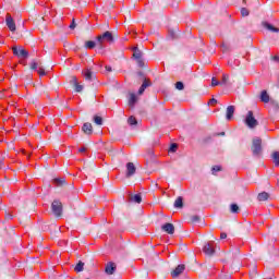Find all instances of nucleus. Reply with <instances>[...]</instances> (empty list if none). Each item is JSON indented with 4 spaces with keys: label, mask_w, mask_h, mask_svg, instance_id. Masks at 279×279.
Wrapping results in <instances>:
<instances>
[{
    "label": "nucleus",
    "mask_w": 279,
    "mask_h": 279,
    "mask_svg": "<svg viewBox=\"0 0 279 279\" xmlns=\"http://www.w3.org/2000/svg\"><path fill=\"white\" fill-rule=\"evenodd\" d=\"M96 40L100 47H104V43H109L110 45H112V43H114V36L110 31H107L104 34L98 35L96 37Z\"/></svg>",
    "instance_id": "1"
},
{
    "label": "nucleus",
    "mask_w": 279,
    "mask_h": 279,
    "mask_svg": "<svg viewBox=\"0 0 279 279\" xmlns=\"http://www.w3.org/2000/svg\"><path fill=\"white\" fill-rule=\"evenodd\" d=\"M244 122L247 125V128H250V130H254V128H257V125H258V120H256V118H254L253 111L247 112Z\"/></svg>",
    "instance_id": "2"
},
{
    "label": "nucleus",
    "mask_w": 279,
    "mask_h": 279,
    "mask_svg": "<svg viewBox=\"0 0 279 279\" xmlns=\"http://www.w3.org/2000/svg\"><path fill=\"white\" fill-rule=\"evenodd\" d=\"M51 210L54 217H62V202L54 199L51 204Z\"/></svg>",
    "instance_id": "3"
},
{
    "label": "nucleus",
    "mask_w": 279,
    "mask_h": 279,
    "mask_svg": "<svg viewBox=\"0 0 279 279\" xmlns=\"http://www.w3.org/2000/svg\"><path fill=\"white\" fill-rule=\"evenodd\" d=\"M262 144H263V142L260 141V138L253 140V145H252L253 156H255V157L260 156V151H263Z\"/></svg>",
    "instance_id": "4"
},
{
    "label": "nucleus",
    "mask_w": 279,
    "mask_h": 279,
    "mask_svg": "<svg viewBox=\"0 0 279 279\" xmlns=\"http://www.w3.org/2000/svg\"><path fill=\"white\" fill-rule=\"evenodd\" d=\"M12 50H13V54H15L17 58H24V59L29 58V52L21 46L20 47H13Z\"/></svg>",
    "instance_id": "5"
},
{
    "label": "nucleus",
    "mask_w": 279,
    "mask_h": 279,
    "mask_svg": "<svg viewBox=\"0 0 279 279\" xmlns=\"http://www.w3.org/2000/svg\"><path fill=\"white\" fill-rule=\"evenodd\" d=\"M5 25L8 29H10L12 33L16 32V23L14 22V17L10 15V13L5 16Z\"/></svg>",
    "instance_id": "6"
},
{
    "label": "nucleus",
    "mask_w": 279,
    "mask_h": 279,
    "mask_svg": "<svg viewBox=\"0 0 279 279\" xmlns=\"http://www.w3.org/2000/svg\"><path fill=\"white\" fill-rule=\"evenodd\" d=\"M31 70L32 71H37V73H39L40 77H43L45 75V69L43 66H40V62L33 60L31 62Z\"/></svg>",
    "instance_id": "7"
},
{
    "label": "nucleus",
    "mask_w": 279,
    "mask_h": 279,
    "mask_svg": "<svg viewBox=\"0 0 279 279\" xmlns=\"http://www.w3.org/2000/svg\"><path fill=\"white\" fill-rule=\"evenodd\" d=\"M203 252L206 256H215V246H213V242H208L204 245Z\"/></svg>",
    "instance_id": "8"
},
{
    "label": "nucleus",
    "mask_w": 279,
    "mask_h": 279,
    "mask_svg": "<svg viewBox=\"0 0 279 279\" xmlns=\"http://www.w3.org/2000/svg\"><path fill=\"white\" fill-rule=\"evenodd\" d=\"M184 269H186V266H184L183 264L178 265L175 269L171 271L172 278H178L182 276V274H184Z\"/></svg>",
    "instance_id": "9"
},
{
    "label": "nucleus",
    "mask_w": 279,
    "mask_h": 279,
    "mask_svg": "<svg viewBox=\"0 0 279 279\" xmlns=\"http://www.w3.org/2000/svg\"><path fill=\"white\" fill-rule=\"evenodd\" d=\"M116 271H117V265L112 262L107 263L105 267V274H107V276H112V274H114Z\"/></svg>",
    "instance_id": "10"
},
{
    "label": "nucleus",
    "mask_w": 279,
    "mask_h": 279,
    "mask_svg": "<svg viewBox=\"0 0 279 279\" xmlns=\"http://www.w3.org/2000/svg\"><path fill=\"white\" fill-rule=\"evenodd\" d=\"M161 229L163 232H167V234H173V232H175V227L170 222L162 225Z\"/></svg>",
    "instance_id": "11"
},
{
    "label": "nucleus",
    "mask_w": 279,
    "mask_h": 279,
    "mask_svg": "<svg viewBox=\"0 0 279 279\" xmlns=\"http://www.w3.org/2000/svg\"><path fill=\"white\" fill-rule=\"evenodd\" d=\"M136 173V167L132 162L126 163V178H132Z\"/></svg>",
    "instance_id": "12"
},
{
    "label": "nucleus",
    "mask_w": 279,
    "mask_h": 279,
    "mask_svg": "<svg viewBox=\"0 0 279 279\" xmlns=\"http://www.w3.org/2000/svg\"><path fill=\"white\" fill-rule=\"evenodd\" d=\"M149 86H151V82H149L147 78H144V82L138 89V95H143L145 89L149 88Z\"/></svg>",
    "instance_id": "13"
},
{
    "label": "nucleus",
    "mask_w": 279,
    "mask_h": 279,
    "mask_svg": "<svg viewBox=\"0 0 279 279\" xmlns=\"http://www.w3.org/2000/svg\"><path fill=\"white\" fill-rule=\"evenodd\" d=\"M234 106H228L227 107V112H226V119L227 121H231L232 117H234Z\"/></svg>",
    "instance_id": "14"
},
{
    "label": "nucleus",
    "mask_w": 279,
    "mask_h": 279,
    "mask_svg": "<svg viewBox=\"0 0 279 279\" xmlns=\"http://www.w3.org/2000/svg\"><path fill=\"white\" fill-rule=\"evenodd\" d=\"M82 130H83V132H84L85 134L90 135V134H93V124L86 122V123L83 124Z\"/></svg>",
    "instance_id": "15"
},
{
    "label": "nucleus",
    "mask_w": 279,
    "mask_h": 279,
    "mask_svg": "<svg viewBox=\"0 0 279 279\" xmlns=\"http://www.w3.org/2000/svg\"><path fill=\"white\" fill-rule=\"evenodd\" d=\"M174 208H184V198L182 196L174 201Z\"/></svg>",
    "instance_id": "16"
},
{
    "label": "nucleus",
    "mask_w": 279,
    "mask_h": 279,
    "mask_svg": "<svg viewBox=\"0 0 279 279\" xmlns=\"http://www.w3.org/2000/svg\"><path fill=\"white\" fill-rule=\"evenodd\" d=\"M264 27L266 28V29H268L269 32H272V33H275V34H278L279 33V28L278 27H276V26H274V25H271V24H269V23H264Z\"/></svg>",
    "instance_id": "17"
},
{
    "label": "nucleus",
    "mask_w": 279,
    "mask_h": 279,
    "mask_svg": "<svg viewBox=\"0 0 279 279\" xmlns=\"http://www.w3.org/2000/svg\"><path fill=\"white\" fill-rule=\"evenodd\" d=\"M258 202H267L269 199V193L262 192L257 195Z\"/></svg>",
    "instance_id": "18"
},
{
    "label": "nucleus",
    "mask_w": 279,
    "mask_h": 279,
    "mask_svg": "<svg viewBox=\"0 0 279 279\" xmlns=\"http://www.w3.org/2000/svg\"><path fill=\"white\" fill-rule=\"evenodd\" d=\"M260 101H263L264 104H269V94H267V90L262 92Z\"/></svg>",
    "instance_id": "19"
},
{
    "label": "nucleus",
    "mask_w": 279,
    "mask_h": 279,
    "mask_svg": "<svg viewBox=\"0 0 279 279\" xmlns=\"http://www.w3.org/2000/svg\"><path fill=\"white\" fill-rule=\"evenodd\" d=\"M136 101H137L136 94H131L129 99V106L131 108H134V106L136 105Z\"/></svg>",
    "instance_id": "20"
},
{
    "label": "nucleus",
    "mask_w": 279,
    "mask_h": 279,
    "mask_svg": "<svg viewBox=\"0 0 279 279\" xmlns=\"http://www.w3.org/2000/svg\"><path fill=\"white\" fill-rule=\"evenodd\" d=\"M278 108H279L278 101H276V100H270V110H271L272 112H278Z\"/></svg>",
    "instance_id": "21"
},
{
    "label": "nucleus",
    "mask_w": 279,
    "mask_h": 279,
    "mask_svg": "<svg viewBox=\"0 0 279 279\" xmlns=\"http://www.w3.org/2000/svg\"><path fill=\"white\" fill-rule=\"evenodd\" d=\"M271 158L274 160L275 167H279V151L272 153Z\"/></svg>",
    "instance_id": "22"
},
{
    "label": "nucleus",
    "mask_w": 279,
    "mask_h": 279,
    "mask_svg": "<svg viewBox=\"0 0 279 279\" xmlns=\"http://www.w3.org/2000/svg\"><path fill=\"white\" fill-rule=\"evenodd\" d=\"M131 202H135V204H141V202H143V197L141 196V194H135L131 197Z\"/></svg>",
    "instance_id": "23"
},
{
    "label": "nucleus",
    "mask_w": 279,
    "mask_h": 279,
    "mask_svg": "<svg viewBox=\"0 0 279 279\" xmlns=\"http://www.w3.org/2000/svg\"><path fill=\"white\" fill-rule=\"evenodd\" d=\"M95 47H97V43H95L94 40L85 43V49H95Z\"/></svg>",
    "instance_id": "24"
},
{
    "label": "nucleus",
    "mask_w": 279,
    "mask_h": 279,
    "mask_svg": "<svg viewBox=\"0 0 279 279\" xmlns=\"http://www.w3.org/2000/svg\"><path fill=\"white\" fill-rule=\"evenodd\" d=\"M74 271H76L77 274H80L81 271H84V263L78 262L74 268Z\"/></svg>",
    "instance_id": "25"
},
{
    "label": "nucleus",
    "mask_w": 279,
    "mask_h": 279,
    "mask_svg": "<svg viewBox=\"0 0 279 279\" xmlns=\"http://www.w3.org/2000/svg\"><path fill=\"white\" fill-rule=\"evenodd\" d=\"M94 123H96V125H104V119L99 116H95Z\"/></svg>",
    "instance_id": "26"
},
{
    "label": "nucleus",
    "mask_w": 279,
    "mask_h": 279,
    "mask_svg": "<svg viewBox=\"0 0 279 279\" xmlns=\"http://www.w3.org/2000/svg\"><path fill=\"white\" fill-rule=\"evenodd\" d=\"M230 213H232L233 215H238V213H239V205H236V204H231V206H230Z\"/></svg>",
    "instance_id": "27"
},
{
    "label": "nucleus",
    "mask_w": 279,
    "mask_h": 279,
    "mask_svg": "<svg viewBox=\"0 0 279 279\" xmlns=\"http://www.w3.org/2000/svg\"><path fill=\"white\" fill-rule=\"evenodd\" d=\"M133 58H135V60H141V58H143V52H141L138 49H135Z\"/></svg>",
    "instance_id": "28"
},
{
    "label": "nucleus",
    "mask_w": 279,
    "mask_h": 279,
    "mask_svg": "<svg viewBox=\"0 0 279 279\" xmlns=\"http://www.w3.org/2000/svg\"><path fill=\"white\" fill-rule=\"evenodd\" d=\"M128 123H129V125H137L138 121L136 120V118L134 116H131L128 119Z\"/></svg>",
    "instance_id": "29"
},
{
    "label": "nucleus",
    "mask_w": 279,
    "mask_h": 279,
    "mask_svg": "<svg viewBox=\"0 0 279 279\" xmlns=\"http://www.w3.org/2000/svg\"><path fill=\"white\" fill-rule=\"evenodd\" d=\"M85 80H87V82H90L93 80V72H90V70H86Z\"/></svg>",
    "instance_id": "30"
},
{
    "label": "nucleus",
    "mask_w": 279,
    "mask_h": 279,
    "mask_svg": "<svg viewBox=\"0 0 279 279\" xmlns=\"http://www.w3.org/2000/svg\"><path fill=\"white\" fill-rule=\"evenodd\" d=\"M169 151H170L171 154H175V151H178V144L172 143V144L170 145Z\"/></svg>",
    "instance_id": "31"
},
{
    "label": "nucleus",
    "mask_w": 279,
    "mask_h": 279,
    "mask_svg": "<svg viewBox=\"0 0 279 279\" xmlns=\"http://www.w3.org/2000/svg\"><path fill=\"white\" fill-rule=\"evenodd\" d=\"M218 171H221V166H214L211 168L213 175H216L218 173Z\"/></svg>",
    "instance_id": "32"
},
{
    "label": "nucleus",
    "mask_w": 279,
    "mask_h": 279,
    "mask_svg": "<svg viewBox=\"0 0 279 279\" xmlns=\"http://www.w3.org/2000/svg\"><path fill=\"white\" fill-rule=\"evenodd\" d=\"M175 88H177V90H184V83L177 82L175 83Z\"/></svg>",
    "instance_id": "33"
},
{
    "label": "nucleus",
    "mask_w": 279,
    "mask_h": 279,
    "mask_svg": "<svg viewBox=\"0 0 279 279\" xmlns=\"http://www.w3.org/2000/svg\"><path fill=\"white\" fill-rule=\"evenodd\" d=\"M228 80H230V76L228 74H223L222 75V81H221L220 84H223V85L228 84Z\"/></svg>",
    "instance_id": "34"
},
{
    "label": "nucleus",
    "mask_w": 279,
    "mask_h": 279,
    "mask_svg": "<svg viewBox=\"0 0 279 279\" xmlns=\"http://www.w3.org/2000/svg\"><path fill=\"white\" fill-rule=\"evenodd\" d=\"M241 15L242 16H250V11L246 8L241 9Z\"/></svg>",
    "instance_id": "35"
},
{
    "label": "nucleus",
    "mask_w": 279,
    "mask_h": 279,
    "mask_svg": "<svg viewBox=\"0 0 279 279\" xmlns=\"http://www.w3.org/2000/svg\"><path fill=\"white\" fill-rule=\"evenodd\" d=\"M54 184L62 186L64 184V179H54Z\"/></svg>",
    "instance_id": "36"
},
{
    "label": "nucleus",
    "mask_w": 279,
    "mask_h": 279,
    "mask_svg": "<svg viewBox=\"0 0 279 279\" xmlns=\"http://www.w3.org/2000/svg\"><path fill=\"white\" fill-rule=\"evenodd\" d=\"M137 65L143 69V66H145V61H143V58L141 59H136Z\"/></svg>",
    "instance_id": "37"
},
{
    "label": "nucleus",
    "mask_w": 279,
    "mask_h": 279,
    "mask_svg": "<svg viewBox=\"0 0 279 279\" xmlns=\"http://www.w3.org/2000/svg\"><path fill=\"white\" fill-rule=\"evenodd\" d=\"M74 86H75L76 93H82V90H84V86L80 85L78 83Z\"/></svg>",
    "instance_id": "38"
},
{
    "label": "nucleus",
    "mask_w": 279,
    "mask_h": 279,
    "mask_svg": "<svg viewBox=\"0 0 279 279\" xmlns=\"http://www.w3.org/2000/svg\"><path fill=\"white\" fill-rule=\"evenodd\" d=\"M199 219H201L199 216H192L191 217L192 223H198Z\"/></svg>",
    "instance_id": "39"
},
{
    "label": "nucleus",
    "mask_w": 279,
    "mask_h": 279,
    "mask_svg": "<svg viewBox=\"0 0 279 279\" xmlns=\"http://www.w3.org/2000/svg\"><path fill=\"white\" fill-rule=\"evenodd\" d=\"M219 84H221V83H219V81H217V78H215V77L211 78V86H219Z\"/></svg>",
    "instance_id": "40"
},
{
    "label": "nucleus",
    "mask_w": 279,
    "mask_h": 279,
    "mask_svg": "<svg viewBox=\"0 0 279 279\" xmlns=\"http://www.w3.org/2000/svg\"><path fill=\"white\" fill-rule=\"evenodd\" d=\"M70 29H75L77 27V24H75V19L72 20V23L70 24Z\"/></svg>",
    "instance_id": "41"
},
{
    "label": "nucleus",
    "mask_w": 279,
    "mask_h": 279,
    "mask_svg": "<svg viewBox=\"0 0 279 279\" xmlns=\"http://www.w3.org/2000/svg\"><path fill=\"white\" fill-rule=\"evenodd\" d=\"M71 84H73V86L77 85V77L73 76L71 80Z\"/></svg>",
    "instance_id": "42"
},
{
    "label": "nucleus",
    "mask_w": 279,
    "mask_h": 279,
    "mask_svg": "<svg viewBox=\"0 0 279 279\" xmlns=\"http://www.w3.org/2000/svg\"><path fill=\"white\" fill-rule=\"evenodd\" d=\"M5 219H7V221L12 220L13 219L12 214H5Z\"/></svg>",
    "instance_id": "43"
},
{
    "label": "nucleus",
    "mask_w": 279,
    "mask_h": 279,
    "mask_svg": "<svg viewBox=\"0 0 279 279\" xmlns=\"http://www.w3.org/2000/svg\"><path fill=\"white\" fill-rule=\"evenodd\" d=\"M169 36H170L171 38H175V32L169 31Z\"/></svg>",
    "instance_id": "44"
},
{
    "label": "nucleus",
    "mask_w": 279,
    "mask_h": 279,
    "mask_svg": "<svg viewBox=\"0 0 279 279\" xmlns=\"http://www.w3.org/2000/svg\"><path fill=\"white\" fill-rule=\"evenodd\" d=\"M106 71H107L108 73H112V66L106 65Z\"/></svg>",
    "instance_id": "45"
},
{
    "label": "nucleus",
    "mask_w": 279,
    "mask_h": 279,
    "mask_svg": "<svg viewBox=\"0 0 279 279\" xmlns=\"http://www.w3.org/2000/svg\"><path fill=\"white\" fill-rule=\"evenodd\" d=\"M220 239H222V240H223V239H228V234L222 232V233L220 234Z\"/></svg>",
    "instance_id": "46"
},
{
    "label": "nucleus",
    "mask_w": 279,
    "mask_h": 279,
    "mask_svg": "<svg viewBox=\"0 0 279 279\" xmlns=\"http://www.w3.org/2000/svg\"><path fill=\"white\" fill-rule=\"evenodd\" d=\"M209 104H217V99H215V98H211L210 100H209Z\"/></svg>",
    "instance_id": "47"
},
{
    "label": "nucleus",
    "mask_w": 279,
    "mask_h": 279,
    "mask_svg": "<svg viewBox=\"0 0 279 279\" xmlns=\"http://www.w3.org/2000/svg\"><path fill=\"white\" fill-rule=\"evenodd\" d=\"M272 60H274L275 62H279V57H278V56H275V57L272 58Z\"/></svg>",
    "instance_id": "48"
},
{
    "label": "nucleus",
    "mask_w": 279,
    "mask_h": 279,
    "mask_svg": "<svg viewBox=\"0 0 279 279\" xmlns=\"http://www.w3.org/2000/svg\"><path fill=\"white\" fill-rule=\"evenodd\" d=\"M78 151L84 153V151H86V148L82 147V148L78 149Z\"/></svg>",
    "instance_id": "49"
},
{
    "label": "nucleus",
    "mask_w": 279,
    "mask_h": 279,
    "mask_svg": "<svg viewBox=\"0 0 279 279\" xmlns=\"http://www.w3.org/2000/svg\"><path fill=\"white\" fill-rule=\"evenodd\" d=\"M3 168V160L0 159V169Z\"/></svg>",
    "instance_id": "50"
},
{
    "label": "nucleus",
    "mask_w": 279,
    "mask_h": 279,
    "mask_svg": "<svg viewBox=\"0 0 279 279\" xmlns=\"http://www.w3.org/2000/svg\"><path fill=\"white\" fill-rule=\"evenodd\" d=\"M220 136H226V132L220 133Z\"/></svg>",
    "instance_id": "51"
},
{
    "label": "nucleus",
    "mask_w": 279,
    "mask_h": 279,
    "mask_svg": "<svg viewBox=\"0 0 279 279\" xmlns=\"http://www.w3.org/2000/svg\"><path fill=\"white\" fill-rule=\"evenodd\" d=\"M138 75H140V76H143V72H138Z\"/></svg>",
    "instance_id": "52"
},
{
    "label": "nucleus",
    "mask_w": 279,
    "mask_h": 279,
    "mask_svg": "<svg viewBox=\"0 0 279 279\" xmlns=\"http://www.w3.org/2000/svg\"><path fill=\"white\" fill-rule=\"evenodd\" d=\"M243 2L245 3V0H243Z\"/></svg>",
    "instance_id": "53"
}]
</instances>
